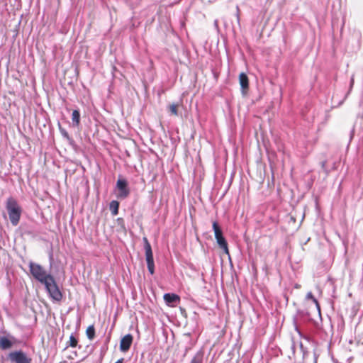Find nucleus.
Returning a JSON list of instances; mask_svg holds the SVG:
<instances>
[{"label":"nucleus","instance_id":"nucleus-11","mask_svg":"<svg viewBox=\"0 0 363 363\" xmlns=\"http://www.w3.org/2000/svg\"><path fill=\"white\" fill-rule=\"evenodd\" d=\"M163 298L166 303L168 305L179 302L180 301L179 296L175 294H165Z\"/></svg>","mask_w":363,"mask_h":363},{"label":"nucleus","instance_id":"nucleus-2","mask_svg":"<svg viewBox=\"0 0 363 363\" xmlns=\"http://www.w3.org/2000/svg\"><path fill=\"white\" fill-rule=\"evenodd\" d=\"M29 269L31 275L41 284H44L52 276L47 273L46 270L39 264L30 262Z\"/></svg>","mask_w":363,"mask_h":363},{"label":"nucleus","instance_id":"nucleus-16","mask_svg":"<svg viewBox=\"0 0 363 363\" xmlns=\"http://www.w3.org/2000/svg\"><path fill=\"white\" fill-rule=\"evenodd\" d=\"M86 335L89 340L95 337V328L94 325H89L86 330Z\"/></svg>","mask_w":363,"mask_h":363},{"label":"nucleus","instance_id":"nucleus-8","mask_svg":"<svg viewBox=\"0 0 363 363\" xmlns=\"http://www.w3.org/2000/svg\"><path fill=\"white\" fill-rule=\"evenodd\" d=\"M133 340V337L130 334H128L122 337L120 342V350L122 352H127L132 345Z\"/></svg>","mask_w":363,"mask_h":363},{"label":"nucleus","instance_id":"nucleus-13","mask_svg":"<svg viewBox=\"0 0 363 363\" xmlns=\"http://www.w3.org/2000/svg\"><path fill=\"white\" fill-rule=\"evenodd\" d=\"M119 202L117 201H112L109 204V209L113 216L118 213Z\"/></svg>","mask_w":363,"mask_h":363},{"label":"nucleus","instance_id":"nucleus-15","mask_svg":"<svg viewBox=\"0 0 363 363\" xmlns=\"http://www.w3.org/2000/svg\"><path fill=\"white\" fill-rule=\"evenodd\" d=\"M72 120L76 126H79L80 123V113L78 110H74L72 114Z\"/></svg>","mask_w":363,"mask_h":363},{"label":"nucleus","instance_id":"nucleus-9","mask_svg":"<svg viewBox=\"0 0 363 363\" xmlns=\"http://www.w3.org/2000/svg\"><path fill=\"white\" fill-rule=\"evenodd\" d=\"M239 83L242 94H245L249 89V79L245 73L242 72L239 74Z\"/></svg>","mask_w":363,"mask_h":363},{"label":"nucleus","instance_id":"nucleus-14","mask_svg":"<svg viewBox=\"0 0 363 363\" xmlns=\"http://www.w3.org/2000/svg\"><path fill=\"white\" fill-rule=\"evenodd\" d=\"M181 106L180 104H172L168 106L169 111L172 116H178V111L179 107Z\"/></svg>","mask_w":363,"mask_h":363},{"label":"nucleus","instance_id":"nucleus-3","mask_svg":"<svg viewBox=\"0 0 363 363\" xmlns=\"http://www.w3.org/2000/svg\"><path fill=\"white\" fill-rule=\"evenodd\" d=\"M213 229L219 248L222 250L225 254L230 255L227 240L224 238L222 230L217 221L213 222Z\"/></svg>","mask_w":363,"mask_h":363},{"label":"nucleus","instance_id":"nucleus-6","mask_svg":"<svg viewBox=\"0 0 363 363\" xmlns=\"http://www.w3.org/2000/svg\"><path fill=\"white\" fill-rule=\"evenodd\" d=\"M8 358L13 363H32V359L28 357L22 350L10 352Z\"/></svg>","mask_w":363,"mask_h":363},{"label":"nucleus","instance_id":"nucleus-19","mask_svg":"<svg viewBox=\"0 0 363 363\" xmlns=\"http://www.w3.org/2000/svg\"><path fill=\"white\" fill-rule=\"evenodd\" d=\"M296 287L298 289V288H299V287H300V286L296 285Z\"/></svg>","mask_w":363,"mask_h":363},{"label":"nucleus","instance_id":"nucleus-17","mask_svg":"<svg viewBox=\"0 0 363 363\" xmlns=\"http://www.w3.org/2000/svg\"><path fill=\"white\" fill-rule=\"evenodd\" d=\"M77 344H78L77 339L73 335H70L69 340L67 342V346L74 348L77 346Z\"/></svg>","mask_w":363,"mask_h":363},{"label":"nucleus","instance_id":"nucleus-10","mask_svg":"<svg viewBox=\"0 0 363 363\" xmlns=\"http://www.w3.org/2000/svg\"><path fill=\"white\" fill-rule=\"evenodd\" d=\"M306 298L307 300H308V301L310 300V301H312V303L314 305V308H313L314 312L317 313L318 315H320V304H319L318 300L314 297V296L312 294V292H308L306 294Z\"/></svg>","mask_w":363,"mask_h":363},{"label":"nucleus","instance_id":"nucleus-5","mask_svg":"<svg viewBox=\"0 0 363 363\" xmlns=\"http://www.w3.org/2000/svg\"><path fill=\"white\" fill-rule=\"evenodd\" d=\"M143 240L144 242L145 259L147 262V269H148L149 272L151 274H153L155 273V263H154L152 247L146 237H144Z\"/></svg>","mask_w":363,"mask_h":363},{"label":"nucleus","instance_id":"nucleus-18","mask_svg":"<svg viewBox=\"0 0 363 363\" xmlns=\"http://www.w3.org/2000/svg\"><path fill=\"white\" fill-rule=\"evenodd\" d=\"M190 363H203V356L201 354H197L190 362Z\"/></svg>","mask_w":363,"mask_h":363},{"label":"nucleus","instance_id":"nucleus-7","mask_svg":"<svg viewBox=\"0 0 363 363\" xmlns=\"http://www.w3.org/2000/svg\"><path fill=\"white\" fill-rule=\"evenodd\" d=\"M116 188L119 191L118 198L125 199L130 194V190L128 186V182L125 179H118L116 182Z\"/></svg>","mask_w":363,"mask_h":363},{"label":"nucleus","instance_id":"nucleus-4","mask_svg":"<svg viewBox=\"0 0 363 363\" xmlns=\"http://www.w3.org/2000/svg\"><path fill=\"white\" fill-rule=\"evenodd\" d=\"M43 284L45 285L50 298H52L54 301H60L62 299V293L60 290L53 277L49 279Z\"/></svg>","mask_w":363,"mask_h":363},{"label":"nucleus","instance_id":"nucleus-1","mask_svg":"<svg viewBox=\"0 0 363 363\" xmlns=\"http://www.w3.org/2000/svg\"><path fill=\"white\" fill-rule=\"evenodd\" d=\"M6 208L10 221L13 226H16L20 220L22 208L13 197H9L6 202Z\"/></svg>","mask_w":363,"mask_h":363},{"label":"nucleus","instance_id":"nucleus-12","mask_svg":"<svg viewBox=\"0 0 363 363\" xmlns=\"http://www.w3.org/2000/svg\"><path fill=\"white\" fill-rule=\"evenodd\" d=\"M13 346V344L10 340H9L6 337H2L0 338V348L2 350H7L11 348Z\"/></svg>","mask_w":363,"mask_h":363}]
</instances>
